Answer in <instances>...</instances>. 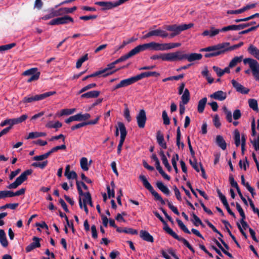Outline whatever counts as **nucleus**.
<instances>
[{
    "mask_svg": "<svg viewBox=\"0 0 259 259\" xmlns=\"http://www.w3.org/2000/svg\"><path fill=\"white\" fill-rule=\"evenodd\" d=\"M169 44L165 43V44H159L156 42V51H165L168 50L169 49Z\"/></svg>",
    "mask_w": 259,
    "mask_h": 259,
    "instance_id": "40",
    "label": "nucleus"
},
{
    "mask_svg": "<svg viewBox=\"0 0 259 259\" xmlns=\"http://www.w3.org/2000/svg\"><path fill=\"white\" fill-rule=\"evenodd\" d=\"M162 117L163 120V124L169 125L170 124V120L165 110L162 111Z\"/></svg>",
    "mask_w": 259,
    "mask_h": 259,
    "instance_id": "59",
    "label": "nucleus"
},
{
    "mask_svg": "<svg viewBox=\"0 0 259 259\" xmlns=\"http://www.w3.org/2000/svg\"><path fill=\"white\" fill-rule=\"evenodd\" d=\"M16 45V43H11L3 46H0V52H4L11 49L12 48L15 47Z\"/></svg>",
    "mask_w": 259,
    "mask_h": 259,
    "instance_id": "52",
    "label": "nucleus"
},
{
    "mask_svg": "<svg viewBox=\"0 0 259 259\" xmlns=\"http://www.w3.org/2000/svg\"><path fill=\"white\" fill-rule=\"evenodd\" d=\"M243 45V42L241 41V42H240L239 43H238V44H236V45H233L230 47H229V46H228L225 47V50H226V51H233V50H236V49L241 47Z\"/></svg>",
    "mask_w": 259,
    "mask_h": 259,
    "instance_id": "55",
    "label": "nucleus"
},
{
    "mask_svg": "<svg viewBox=\"0 0 259 259\" xmlns=\"http://www.w3.org/2000/svg\"><path fill=\"white\" fill-rule=\"evenodd\" d=\"M160 76V73L156 71H148L142 72L140 74L136 75L137 80L142 79L145 77H148L150 76H154L157 77Z\"/></svg>",
    "mask_w": 259,
    "mask_h": 259,
    "instance_id": "18",
    "label": "nucleus"
},
{
    "mask_svg": "<svg viewBox=\"0 0 259 259\" xmlns=\"http://www.w3.org/2000/svg\"><path fill=\"white\" fill-rule=\"evenodd\" d=\"M69 22H73V19L69 16L65 15L63 17H58L52 19L49 22V24L51 25H58L60 24H67Z\"/></svg>",
    "mask_w": 259,
    "mask_h": 259,
    "instance_id": "10",
    "label": "nucleus"
},
{
    "mask_svg": "<svg viewBox=\"0 0 259 259\" xmlns=\"http://www.w3.org/2000/svg\"><path fill=\"white\" fill-rule=\"evenodd\" d=\"M210 53L212 55V57L217 56L221 54H222L224 53L225 52H226V50H225V48L223 49H220L218 50H215L214 51H211Z\"/></svg>",
    "mask_w": 259,
    "mask_h": 259,
    "instance_id": "60",
    "label": "nucleus"
},
{
    "mask_svg": "<svg viewBox=\"0 0 259 259\" xmlns=\"http://www.w3.org/2000/svg\"><path fill=\"white\" fill-rule=\"evenodd\" d=\"M193 23H189L188 24H184L180 25L176 24L174 25H166L163 26V28L167 31H171L172 32L169 35L168 33L165 30H161L160 28L153 30V36H160L162 38H166L169 36L170 38H173L176 36L179 35L182 31L187 30L193 26Z\"/></svg>",
    "mask_w": 259,
    "mask_h": 259,
    "instance_id": "1",
    "label": "nucleus"
},
{
    "mask_svg": "<svg viewBox=\"0 0 259 259\" xmlns=\"http://www.w3.org/2000/svg\"><path fill=\"white\" fill-rule=\"evenodd\" d=\"M234 139L236 146L238 147L240 145V135L239 131L237 129L234 132Z\"/></svg>",
    "mask_w": 259,
    "mask_h": 259,
    "instance_id": "41",
    "label": "nucleus"
},
{
    "mask_svg": "<svg viewBox=\"0 0 259 259\" xmlns=\"http://www.w3.org/2000/svg\"><path fill=\"white\" fill-rule=\"evenodd\" d=\"M242 59V56H240V57H238V56L235 57L230 61V62L229 64V67L233 68V67H235L237 64V63L241 62Z\"/></svg>",
    "mask_w": 259,
    "mask_h": 259,
    "instance_id": "39",
    "label": "nucleus"
},
{
    "mask_svg": "<svg viewBox=\"0 0 259 259\" xmlns=\"http://www.w3.org/2000/svg\"><path fill=\"white\" fill-rule=\"evenodd\" d=\"M56 94V91H50L41 94L36 95L35 96H28L25 97L21 102L23 103H27L38 101L44 100V99L51 96L54 95Z\"/></svg>",
    "mask_w": 259,
    "mask_h": 259,
    "instance_id": "4",
    "label": "nucleus"
},
{
    "mask_svg": "<svg viewBox=\"0 0 259 259\" xmlns=\"http://www.w3.org/2000/svg\"><path fill=\"white\" fill-rule=\"evenodd\" d=\"M117 124L118 125L119 131L120 132V141L119 144L123 145L127 135V131L123 123L121 122H118Z\"/></svg>",
    "mask_w": 259,
    "mask_h": 259,
    "instance_id": "16",
    "label": "nucleus"
},
{
    "mask_svg": "<svg viewBox=\"0 0 259 259\" xmlns=\"http://www.w3.org/2000/svg\"><path fill=\"white\" fill-rule=\"evenodd\" d=\"M147 49L146 44L140 45L131 50L133 56L138 54L141 51H144Z\"/></svg>",
    "mask_w": 259,
    "mask_h": 259,
    "instance_id": "32",
    "label": "nucleus"
},
{
    "mask_svg": "<svg viewBox=\"0 0 259 259\" xmlns=\"http://www.w3.org/2000/svg\"><path fill=\"white\" fill-rule=\"evenodd\" d=\"M251 143L256 151L259 150V137L255 138L253 141H251Z\"/></svg>",
    "mask_w": 259,
    "mask_h": 259,
    "instance_id": "64",
    "label": "nucleus"
},
{
    "mask_svg": "<svg viewBox=\"0 0 259 259\" xmlns=\"http://www.w3.org/2000/svg\"><path fill=\"white\" fill-rule=\"evenodd\" d=\"M88 59V54H86L84 56H82L81 58H80L77 61L76 64V67L77 68H79L81 65L85 61H87Z\"/></svg>",
    "mask_w": 259,
    "mask_h": 259,
    "instance_id": "50",
    "label": "nucleus"
},
{
    "mask_svg": "<svg viewBox=\"0 0 259 259\" xmlns=\"http://www.w3.org/2000/svg\"><path fill=\"white\" fill-rule=\"evenodd\" d=\"M95 4L102 7V11H103L116 7L114 2H96Z\"/></svg>",
    "mask_w": 259,
    "mask_h": 259,
    "instance_id": "15",
    "label": "nucleus"
},
{
    "mask_svg": "<svg viewBox=\"0 0 259 259\" xmlns=\"http://www.w3.org/2000/svg\"><path fill=\"white\" fill-rule=\"evenodd\" d=\"M150 59L153 60L161 59L162 61L170 62L175 61V52L161 54L159 55H153L150 57Z\"/></svg>",
    "mask_w": 259,
    "mask_h": 259,
    "instance_id": "9",
    "label": "nucleus"
},
{
    "mask_svg": "<svg viewBox=\"0 0 259 259\" xmlns=\"http://www.w3.org/2000/svg\"><path fill=\"white\" fill-rule=\"evenodd\" d=\"M156 140L158 145L163 149H166L167 145L164 141V136L160 131H158L156 133Z\"/></svg>",
    "mask_w": 259,
    "mask_h": 259,
    "instance_id": "19",
    "label": "nucleus"
},
{
    "mask_svg": "<svg viewBox=\"0 0 259 259\" xmlns=\"http://www.w3.org/2000/svg\"><path fill=\"white\" fill-rule=\"evenodd\" d=\"M7 197H13L12 191H0V199H5Z\"/></svg>",
    "mask_w": 259,
    "mask_h": 259,
    "instance_id": "42",
    "label": "nucleus"
},
{
    "mask_svg": "<svg viewBox=\"0 0 259 259\" xmlns=\"http://www.w3.org/2000/svg\"><path fill=\"white\" fill-rule=\"evenodd\" d=\"M124 105L125 106V108L124 110V117L126 119V120L130 122L132 120L130 110L126 104H124Z\"/></svg>",
    "mask_w": 259,
    "mask_h": 259,
    "instance_id": "56",
    "label": "nucleus"
},
{
    "mask_svg": "<svg viewBox=\"0 0 259 259\" xmlns=\"http://www.w3.org/2000/svg\"><path fill=\"white\" fill-rule=\"evenodd\" d=\"M91 115L89 113L82 114L80 113L69 117L68 118L66 119L65 121L66 123L68 124L73 121H84L89 119Z\"/></svg>",
    "mask_w": 259,
    "mask_h": 259,
    "instance_id": "11",
    "label": "nucleus"
},
{
    "mask_svg": "<svg viewBox=\"0 0 259 259\" xmlns=\"http://www.w3.org/2000/svg\"><path fill=\"white\" fill-rule=\"evenodd\" d=\"M75 108L62 109L61 111L60 116H62L63 115H68L72 114L75 111Z\"/></svg>",
    "mask_w": 259,
    "mask_h": 259,
    "instance_id": "51",
    "label": "nucleus"
},
{
    "mask_svg": "<svg viewBox=\"0 0 259 259\" xmlns=\"http://www.w3.org/2000/svg\"><path fill=\"white\" fill-rule=\"evenodd\" d=\"M184 74H181L179 75L170 76V77L164 78L162 79V81L166 82L168 80H179L180 79L184 78Z\"/></svg>",
    "mask_w": 259,
    "mask_h": 259,
    "instance_id": "53",
    "label": "nucleus"
},
{
    "mask_svg": "<svg viewBox=\"0 0 259 259\" xmlns=\"http://www.w3.org/2000/svg\"><path fill=\"white\" fill-rule=\"evenodd\" d=\"M190 99V94L188 89H185L184 93L181 97L182 103L183 104H187Z\"/></svg>",
    "mask_w": 259,
    "mask_h": 259,
    "instance_id": "31",
    "label": "nucleus"
},
{
    "mask_svg": "<svg viewBox=\"0 0 259 259\" xmlns=\"http://www.w3.org/2000/svg\"><path fill=\"white\" fill-rule=\"evenodd\" d=\"M51 155V153L50 151H49L47 153L40 155H37L33 158V160L35 161H41L43 160L44 159H47L50 155Z\"/></svg>",
    "mask_w": 259,
    "mask_h": 259,
    "instance_id": "45",
    "label": "nucleus"
},
{
    "mask_svg": "<svg viewBox=\"0 0 259 259\" xmlns=\"http://www.w3.org/2000/svg\"><path fill=\"white\" fill-rule=\"evenodd\" d=\"M248 104L250 108L252 109L255 111H258V104L257 102L255 99H250L248 100Z\"/></svg>",
    "mask_w": 259,
    "mask_h": 259,
    "instance_id": "38",
    "label": "nucleus"
},
{
    "mask_svg": "<svg viewBox=\"0 0 259 259\" xmlns=\"http://www.w3.org/2000/svg\"><path fill=\"white\" fill-rule=\"evenodd\" d=\"M224 112L226 115V119L229 122H232V115L231 111L228 110L226 106H224L223 108Z\"/></svg>",
    "mask_w": 259,
    "mask_h": 259,
    "instance_id": "46",
    "label": "nucleus"
},
{
    "mask_svg": "<svg viewBox=\"0 0 259 259\" xmlns=\"http://www.w3.org/2000/svg\"><path fill=\"white\" fill-rule=\"evenodd\" d=\"M181 131H180V127L178 126L177 130V138H176V144L177 146L180 148V145L181 146L182 148H183L184 147V144L183 142L181 143Z\"/></svg>",
    "mask_w": 259,
    "mask_h": 259,
    "instance_id": "36",
    "label": "nucleus"
},
{
    "mask_svg": "<svg viewBox=\"0 0 259 259\" xmlns=\"http://www.w3.org/2000/svg\"><path fill=\"white\" fill-rule=\"evenodd\" d=\"M46 135L47 134L44 132H31L29 134L26 139H34L41 137H45Z\"/></svg>",
    "mask_w": 259,
    "mask_h": 259,
    "instance_id": "35",
    "label": "nucleus"
},
{
    "mask_svg": "<svg viewBox=\"0 0 259 259\" xmlns=\"http://www.w3.org/2000/svg\"><path fill=\"white\" fill-rule=\"evenodd\" d=\"M137 78L136 77V75L134 76H132L130 78H126L125 79L122 80L119 83V86H120L121 88L125 87L128 85H130L136 82H137Z\"/></svg>",
    "mask_w": 259,
    "mask_h": 259,
    "instance_id": "20",
    "label": "nucleus"
},
{
    "mask_svg": "<svg viewBox=\"0 0 259 259\" xmlns=\"http://www.w3.org/2000/svg\"><path fill=\"white\" fill-rule=\"evenodd\" d=\"M156 187L165 195L169 196L170 192L169 189L161 181H157L156 183Z\"/></svg>",
    "mask_w": 259,
    "mask_h": 259,
    "instance_id": "24",
    "label": "nucleus"
},
{
    "mask_svg": "<svg viewBox=\"0 0 259 259\" xmlns=\"http://www.w3.org/2000/svg\"><path fill=\"white\" fill-rule=\"evenodd\" d=\"M207 100V98L204 97L198 102L197 110L199 113H201L204 111Z\"/></svg>",
    "mask_w": 259,
    "mask_h": 259,
    "instance_id": "30",
    "label": "nucleus"
},
{
    "mask_svg": "<svg viewBox=\"0 0 259 259\" xmlns=\"http://www.w3.org/2000/svg\"><path fill=\"white\" fill-rule=\"evenodd\" d=\"M230 184L232 187L236 188L237 191L240 190V188L237 183L234 180L233 176L232 174H230L229 178Z\"/></svg>",
    "mask_w": 259,
    "mask_h": 259,
    "instance_id": "49",
    "label": "nucleus"
},
{
    "mask_svg": "<svg viewBox=\"0 0 259 259\" xmlns=\"http://www.w3.org/2000/svg\"><path fill=\"white\" fill-rule=\"evenodd\" d=\"M33 171L31 169H27L23 172L16 180L7 186L9 189H16L21 185L27 179V176L32 174Z\"/></svg>",
    "mask_w": 259,
    "mask_h": 259,
    "instance_id": "5",
    "label": "nucleus"
},
{
    "mask_svg": "<svg viewBox=\"0 0 259 259\" xmlns=\"http://www.w3.org/2000/svg\"><path fill=\"white\" fill-rule=\"evenodd\" d=\"M115 67V65L113 62L108 64L107 65V67L103 69V70L104 71L105 74H103V77H106L109 75H111L114 72L118 71L119 69H116L113 71H111L112 69H113Z\"/></svg>",
    "mask_w": 259,
    "mask_h": 259,
    "instance_id": "25",
    "label": "nucleus"
},
{
    "mask_svg": "<svg viewBox=\"0 0 259 259\" xmlns=\"http://www.w3.org/2000/svg\"><path fill=\"white\" fill-rule=\"evenodd\" d=\"M137 124L139 127L143 128L145 126L147 120L146 114L145 110L141 109L136 116Z\"/></svg>",
    "mask_w": 259,
    "mask_h": 259,
    "instance_id": "12",
    "label": "nucleus"
},
{
    "mask_svg": "<svg viewBox=\"0 0 259 259\" xmlns=\"http://www.w3.org/2000/svg\"><path fill=\"white\" fill-rule=\"evenodd\" d=\"M243 62L245 64H249L255 80L259 81V63L257 61L253 59L248 58H245Z\"/></svg>",
    "mask_w": 259,
    "mask_h": 259,
    "instance_id": "6",
    "label": "nucleus"
},
{
    "mask_svg": "<svg viewBox=\"0 0 259 259\" xmlns=\"http://www.w3.org/2000/svg\"><path fill=\"white\" fill-rule=\"evenodd\" d=\"M189 162L192 167L197 171L199 172L200 170L198 166V163L196 159H193V161L191 159L189 160Z\"/></svg>",
    "mask_w": 259,
    "mask_h": 259,
    "instance_id": "62",
    "label": "nucleus"
},
{
    "mask_svg": "<svg viewBox=\"0 0 259 259\" xmlns=\"http://www.w3.org/2000/svg\"><path fill=\"white\" fill-rule=\"evenodd\" d=\"M132 56H133V55L131 51H130L127 54L121 56L118 59H119L120 62H122L128 59V58L132 57Z\"/></svg>",
    "mask_w": 259,
    "mask_h": 259,
    "instance_id": "63",
    "label": "nucleus"
},
{
    "mask_svg": "<svg viewBox=\"0 0 259 259\" xmlns=\"http://www.w3.org/2000/svg\"><path fill=\"white\" fill-rule=\"evenodd\" d=\"M247 51L248 53L259 60V50L252 45H250Z\"/></svg>",
    "mask_w": 259,
    "mask_h": 259,
    "instance_id": "27",
    "label": "nucleus"
},
{
    "mask_svg": "<svg viewBox=\"0 0 259 259\" xmlns=\"http://www.w3.org/2000/svg\"><path fill=\"white\" fill-rule=\"evenodd\" d=\"M191 215L194 220V221L193 222V224L195 226L197 227L199 225V224H202V221L199 219V218L195 214L194 212H192Z\"/></svg>",
    "mask_w": 259,
    "mask_h": 259,
    "instance_id": "57",
    "label": "nucleus"
},
{
    "mask_svg": "<svg viewBox=\"0 0 259 259\" xmlns=\"http://www.w3.org/2000/svg\"><path fill=\"white\" fill-rule=\"evenodd\" d=\"M202 55L199 53L184 54L183 51H178L175 52V61L187 60L189 62L200 60L202 59Z\"/></svg>",
    "mask_w": 259,
    "mask_h": 259,
    "instance_id": "2",
    "label": "nucleus"
},
{
    "mask_svg": "<svg viewBox=\"0 0 259 259\" xmlns=\"http://www.w3.org/2000/svg\"><path fill=\"white\" fill-rule=\"evenodd\" d=\"M61 15V12L58 10H53L50 14L44 16L42 19L44 20H48L54 17H57Z\"/></svg>",
    "mask_w": 259,
    "mask_h": 259,
    "instance_id": "34",
    "label": "nucleus"
},
{
    "mask_svg": "<svg viewBox=\"0 0 259 259\" xmlns=\"http://www.w3.org/2000/svg\"><path fill=\"white\" fill-rule=\"evenodd\" d=\"M230 43L229 42H225L222 44H220L217 45L210 46L207 48H205L206 52H211L215 50H218L220 49H223L228 46H229Z\"/></svg>",
    "mask_w": 259,
    "mask_h": 259,
    "instance_id": "26",
    "label": "nucleus"
},
{
    "mask_svg": "<svg viewBox=\"0 0 259 259\" xmlns=\"http://www.w3.org/2000/svg\"><path fill=\"white\" fill-rule=\"evenodd\" d=\"M77 10V7L74 6L72 8H62L59 9V11L61 12V15L64 14L72 13Z\"/></svg>",
    "mask_w": 259,
    "mask_h": 259,
    "instance_id": "37",
    "label": "nucleus"
},
{
    "mask_svg": "<svg viewBox=\"0 0 259 259\" xmlns=\"http://www.w3.org/2000/svg\"><path fill=\"white\" fill-rule=\"evenodd\" d=\"M76 187L79 194L78 202L79 207L82 209L83 208V205H87L88 199L86 198L87 192H83L81 189V188L79 185V181H76Z\"/></svg>",
    "mask_w": 259,
    "mask_h": 259,
    "instance_id": "8",
    "label": "nucleus"
},
{
    "mask_svg": "<svg viewBox=\"0 0 259 259\" xmlns=\"http://www.w3.org/2000/svg\"><path fill=\"white\" fill-rule=\"evenodd\" d=\"M139 179L142 182L144 187L151 193L156 200L160 201L162 205L165 204V201L162 199V197L154 190L153 187L148 182L145 176L140 175L139 177Z\"/></svg>",
    "mask_w": 259,
    "mask_h": 259,
    "instance_id": "3",
    "label": "nucleus"
},
{
    "mask_svg": "<svg viewBox=\"0 0 259 259\" xmlns=\"http://www.w3.org/2000/svg\"><path fill=\"white\" fill-rule=\"evenodd\" d=\"M28 117L26 114H23L20 117L16 118L11 119L12 124L11 126H13L15 124H18L25 121Z\"/></svg>",
    "mask_w": 259,
    "mask_h": 259,
    "instance_id": "33",
    "label": "nucleus"
},
{
    "mask_svg": "<svg viewBox=\"0 0 259 259\" xmlns=\"http://www.w3.org/2000/svg\"><path fill=\"white\" fill-rule=\"evenodd\" d=\"M153 213L154 215L159 219V220L162 222V223L163 224L164 227L163 228V229L168 234L172 229L168 226L167 223L163 219V218L160 215V214L157 212V211H153Z\"/></svg>",
    "mask_w": 259,
    "mask_h": 259,
    "instance_id": "22",
    "label": "nucleus"
},
{
    "mask_svg": "<svg viewBox=\"0 0 259 259\" xmlns=\"http://www.w3.org/2000/svg\"><path fill=\"white\" fill-rule=\"evenodd\" d=\"M211 98L220 101L225 100L227 98V93L222 91H218L210 95Z\"/></svg>",
    "mask_w": 259,
    "mask_h": 259,
    "instance_id": "17",
    "label": "nucleus"
},
{
    "mask_svg": "<svg viewBox=\"0 0 259 259\" xmlns=\"http://www.w3.org/2000/svg\"><path fill=\"white\" fill-rule=\"evenodd\" d=\"M40 238L34 236L32 238L33 242L26 246L25 250L26 252H29L35 248L40 246Z\"/></svg>",
    "mask_w": 259,
    "mask_h": 259,
    "instance_id": "14",
    "label": "nucleus"
},
{
    "mask_svg": "<svg viewBox=\"0 0 259 259\" xmlns=\"http://www.w3.org/2000/svg\"><path fill=\"white\" fill-rule=\"evenodd\" d=\"M80 167L84 171H87L89 169L88 166V159L86 157H82L80 161Z\"/></svg>",
    "mask_w": 259,
    "mask_h": 259,
    "instance_id": "48",
    "label": "nucleus"
},
{
    "mask_svg": "<svg viewBox=\"0 0 259 259\" xmlns=\"http://www.w3.org/2000/svg\"><path fill=\"white\" fill-rule=\"evenodd\" d=\"M168 234L178 241L182 242L183 244L186 246L193 253L195 252V250L186 239L180 237L172 230L168 233Z\"/></svg>",
    "mask_w": 259,
    "mask_h": 259,
    "instance_id": "13",
    "label": "nucleus"
},
{
    "mask_svg": "<svg viewBox=\"0 0 259 259\" xmlns=\"http://www.w3.org/2000/svg\"><path fill=\"white\" fill-rule=\"evenodd\" d=\"M62 126V123L59 121L55 122V123H53L52 121H49L46 125V126L49 128H57L61 127Z\"/></svg>",
    "mask_w": 259,
    "mask_h": 259,
    "instance_id": "43",
    "label": "nucleus"
},
{
    "mask_svg": "<svg viewBox=\"0 0 259 259\" xmlns=\"http://www.w3.org/2000/svg\"><path fill=\"white\" fill-rule=\"evenodd\" d=\"M229 30H238L237 25H229L224 27L221 29L222 32H225Z\"/></svg>",
    "mask_w": 259,
    "mask_h": 259,
    "instance_id": "54",
    "label": "nucleus"
},
{
    "mask_svg": "<svg viewBox=\"0 0 259 259\" xmlns=\"http://www.w3.org/2000/svg\"><path fill=\"white\" fill-rule=\"evenodd\" d=\"M66 149V146L65 144H63L59 146H57L56 147H53L49 151L52 154L54 152H56L58 151L59 150H65Z\"/></svg>",
    "mask_w": 259,
    "mask_h": 259,
    "instance_id": "58",
    "label": "nucleus"
},
{
    "mask_svg": "<svg viewBox=\"0 0 259 259\" xmlns=\"http://www.w3.org/2000/svg\"><path fill=\"white\" fill-rule=\"evenodd\" d=\"M216 143L222 150H224L226 149V143L222 136L218 135L217 136Z\"/></svg>",
    "mask_w": 259,
    "mask_h": 259,
    "instance_id": "28",
    "label": "nucleus"
},
{
    "mask_svg": "<svg viewBox=\"0 0 259 259\" xmlns=\"http://www.w3.org/2000/svg\"><path fill=\"white\" fill-rule=\"evenodd\" d=\"M22 74L25 76H30L27 80V82H30L37 80L39 77L40 73L38 71L37 68H32L25 71Z\"/></svg>",
    "mask_w": 259,
    "mask_h": 259,
    "instance_id": "7",
    "label": "nucleus"
},
{
    "mask_svg": "<svg viewBox=\"0 0 259 259\" xmlns=\"http://www.w3.org/2000/svg\"><path fill=\"white\" fill-rule=\"evenodd\" d=\"M181 230H182L185 233L190 234L191 232L188 230L187 227L184 224L183 222L179 219L176 220Z\"/></svg>",
    "mask_w": 259,
    "mask_h": 259,
    "instance_id": "47",
    "label": "nucleus"
},
{
    "mask_svg": "<svg viewBox=\"0 0 259 259\" xmlns=\"http://www.w3.org/2000/svg\"><path fill=\"white\" fill-rule=\"evenodd\" d=\"M48 164V160L44 161L41 162H35L32 163L31 165L34 167H39L41 169H44Z\"/></svg>",
    "mask_w": 259,
    "mask_h": 259,
    "instance_id": "44",
    "label": "nucleus"
},
{
    "mask_svg": "<svg viewBox=\"0 0 259 259\" xmlns=\"http://www.w3.org/2000/svg\"><path fill=\"white\" fill-rule=\"evenodd\" d=\"M124 233L132 235L138 234V231L131 228H124Z\"/></svg>",
    "mask_w": 259,
    "mask_h": 259,
    "instance_id": "61",
    "label": "nucleus"
},
{
    "mask_svg": "<svg viewBox=\"0 0 259 259\" xmlns=\"http://www.w3.org/2000/svg\"><path fill=\"white\" fill-rule=\"evenodd\" d=\"M140 237L144 241L149 242H154V238L153 236L147 231L143 230H141L140 232Z\"/></svg>",
    "mask_w": 259,
    "mask_h": 259,
    "instance_id": "23",
    "label": "nucleus"
},
{
    "mask_svg": "<svg viewBox=\"0 0 259 259\" xmlns=\"http://www.w3.org/2000/svg\"><path fill=\"white\" fill-rule=\"evenodd\" d=\"M100 94V92L99 91H91L82 94L80 96V98L81 99L87 98H96L98 97V96Z\"/></svg>",
    "mask_w": 259,
    "mask_h": 259,
    "instance_id": "21",
    "label": "nucleus"
},
{
    "mask_svg": "<svg viewBox=\"0 0 259 259\" xmlns=\"http://www.w3.org/2000/svg\"><path fill=\"white\" fill-rule=\"evenodd\" d=\"M0 243L4 247H7L9 244L5 232L2 229L0 230Z\"/></svg>",
    "mask_w": 259,
    "mask_h": 259,
    "instance_id": "29",
    "label": "nucleus"
}]
</instances>
